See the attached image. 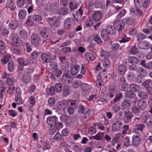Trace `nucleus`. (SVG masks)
<instances>
[{
    "mask_svg": "<svg viewBox=\"0 0 152 152\" xmlns=\"http://www.w3.org/2000/svg\"><path fill=\"white\" fill-rule=\"evenodd\" d=\"M78 111L84 115L83 118L85 119L86 121H88L95 113L94 109H88L82 105L78 106Z\"/></svg>",
    "mask_w": 152,
    "mask_h": 152,
    "instance_id": "obj_1",
    "label": "nucleus"
},
{
    "mask_svg": "<svg viewBox=\"0 0 152 152\" xmlns=\"http://www.w3.org/2000/svg\"><path fill=\"white\" fill-rule=\"evenodd\" d=\"M99 0H89L87 6V8L88 10V13L91 14L95 11L96 8L99 7Z\"/></svg>",
    "mask_w": 152,
    "mask_h": 152,
    "instance_id": "obj_2",
    "label": "nucleus"
},
{
    "mask_svg": "<svg viewBox=\"0 0 152 152\" xmlns=\"http://www.w3.org/2000/svg\"><path fill=\"white\" fill-rule=\"evenodd\" d=\"M74 19L72 18H67L64 21V26L65 29L69 30L72 28L75 25Z\"/></svg>",
    "mask_w": 152,
    "mask_h": 152,
    "instance_id": "obj_3",
    "label": "nucleus"
},
{
    "mask_svg": "<svg viewBox=\"0 0 152 152\" xmlns=\"http://www.w3.org/2000/svg\"><path fill=\"white\" fill-rule=\"evenodd\" d=\"M59 7V4L58 3L53 2L47 4L45 5V8L47 11L53 12L58 10Z\"/></svg>",
    "mask_w": 152,
    "mask_h": 152,
    "instance_id": "obj_4",
    "label": "nucleus"
},
{
    "mask_svg": "<svg viewBox=\"0 0 152 152\" xmlns=\"http://www.w3.org/2000/svg\"><path fill=\"white\" fill-rule=\"evenodd\" d=\"M31 41L32 44L35 46H38L41 44L42 41L39 36L32 34L31 36Z\"/></svg>",
    "mask_w": 152,
    "mask_h": 152,
    "instance_id": "obj_5",
    "label": "nucleus"
},
{
    "mask_svg": "<svg viewBox=\"0 0 152 152\" xmlns=\"http://www.w3.org/2000/svg\"><path fill=\"white\" fill-rule=\"evenodd\" d=\"M47 20L51 26H59V22L58 21V18L57 17H53L51 18L48 17L47 18Z\"/></svg>",
    "mask_w": 152,
    "mask_h": 152,
    "instance_id": "obj_6",
    "label": "nucleus"
},
{
    "mask_svg": "<svg viewBox=\"0 0 152 152\" xmlns=\"http://www.w3.org/2000/svg\"><path fill=\"white\" fill-rule=\"evenodd\" d=\"M133 116V113L130 111L125 112L124 115L123 120L124 123H130Z\"/></svg>",
    "mask_w": 152,
    "mask_h": 152,
    "instance_id": "obj_7",
    "label": "nucleus"
},
{
    "mask_svg": "<svg viewBox=\"0 0 152 152\" xmlns=\"http://www.w3.org/2000/svg\"><path fill=\"white\" fill-rule=\"evenodd\" d=\"M145 127V125L143 124L136 125L135 126V128L133 130V133L140 135L141 133H142V131Z\"/></svg>",
    "mask_w": 152,
    "mask_h": 152,
    "instance_id": "obj_8",
    "label": "nucleus"
},
{
    "mask_svg": "<svg viewBox=\"0 0 152 152\" xmlns=\"http://www.w3.org/2000/svg\"><path fill=\"white\" fill-rule=\"evenodd\" d=\"M114 28L116 30L120 31L122 30L124 27L125 23L121 20H118L115 21L114 23Z\"/></svg>",
    "mask_w": 152,
    "mask_h": 152,
    "instance_id": "obj_9",
    "label": "nucleus"
},
{
    "mask_svg": "<svg viewBox=\"0 0 152 152\" xmlns=\"http://www.w3.org/2000/svg\"><path fill=\"white\" fill-rule=\"evenodd\" d=\"M134 101L135 103L137 104L140 109L144 110L146 108L147 104L146 101L141 100H135Z\"/></svg>",
    "mask_w": 152,
    "mask_h": 152,
    "instance_id": "obj_10",
    "label": "nucleus"
},
{
    "mask_svg": "<svg viewBox=\"0 0 152 152\" xmlns=\"http://www.w3.org/2000/svg\"><path fill=\"white\" fill-rule=\"evenodd\" d=\"M123 124L119 121H116L113 124L112 128L113 131H118L119 130L122 126Z\"/></svg>",
    "mask_w": 152,
    "mask_h": 152,
    "instance_id": "obj_11",
    "label": "nucleus"
},
{
    "mask_svg": "<svg viewBox=\"0 0 152 152\" xmlns=\"http://www.w3.org/2000/svg\"><path fill=\"white\" fill-rule=\"evenodd\" d=\"M56 116L50 117L49 116L47 118V124L50 126H54L56 125Z\"/></svg>",
    "mask_w": 152,
    "mask_h": 152,
    "instance_id": "obj_12",
    "label": "nucleus"
},
{
    "mask_svg": "<svg viewBox=\"0 0 152 152\" xmlns=\"http://www.w3.org/2000/svg\"><path fill=\"white\" fill-rule=\"evenodd\" d=\"M150 46V43L147 41H143L138 44V47L142 49H147L149 48Z\"/></svg>",
    "mask_w": 152,
    "mask_h": 152,
    "instance_id": "obj_13",
    "label": "nucleus"
},
{
    "mask_svg": "<svg viewBox=\"0 0 152 152\" xmlns=\"http://www.w3.org/2000/svg\"><path fill=\"white\" fill-rule=\"evenodd\" d=\"M68 106L67 100H63L58 103L57 107L59 110H64Z\"/></svg>",
    "mask_w": 152,
    "mask_h": 152,
    "instance_id": "obj_14",
    "label": "nucleus"
},
{
    "mask_svg": "<svg viewBox=\"0 0 152 152\" xmlns=\"http://www.w3.org/2000/svg\"><path fill=\"white\" fill-rule=\"evenodd\" d=\"M141 139L139 136H135L132 138V145L134 146L139 145L141 143Z\"/></svg>",
    "mask_w": 152,
    "mask_h": 152,
    "instance_id": "obj_15",
    "label": "nucleus"
},
{
    "mask_svg": "<svg viewBox=\"0 0 152 152\" xmlns=\"http://www.w3.org/2000/svg\"><path fill=\"white\" fill-rule=\"evenodd\" d=\"M40 34L44 39L46 40L50 38V34L47 29H44L40 32Z\"/></svg>",
    "mask_w": 152,
    "mask_h": 152,
    "instance_id": "obj_16",
    "label": "nucleus"
},
{
    "mask_svg": "<svg viewBox=\"0 0 152 152\" xmlns=\"http://www.w3.org/2000/svg\"><path fill=\"white\" fill-rule=\"evenodd\" d=\"M102 15V13L101 12L97 11L92 15V18L94 20L97 21L101 19Z\"/></svg>",
    "mask_w": 152,
    "mask_h": 152,
    "instance_id": "obj_17",
    "label": "nucleus"
},
{
    "mask_svg": "<svg viewBox=\"0 0 152 152\" xmlns=\"http://www.w3.org/2000/svg\"><path fill=\"white\" fill-rule=\"evenodd\" d=\"M41 58L43 61L46 63H49L52 61L50 56L45 53L42 54Z\"/></svg>",
    "mask_w": 152,
    "mask_h": 152,
    "instance_id": "obj_18",
    "label": "nucleus"
},
{
    "mask_svg": "<svg viewBox=\"0 0 152 152\" xmlns=\"http://www.w3.org/2000/svg\"><path fill=\"white\" fill-rule=\"evenodd\" d=\"M130 106V104L129 103L124 101L122 104L121 108L122 110L125 113V112L130 111L129 110Z\"/></svg>",
    "mask_w": 152,
    "mask_h": 152,
    "instance_id": "obj_19",
    "label": "nucleus"
},
{
    "mask_svg": "<svg viewBox=\"0 0 152 152\" xmlns=\"http://www.w3.org/2000/svg\"><path fill=\"white\" fill-rule=\"evenodd\" d=\"M80 69V66L76 65L73 66L70 70V73L72 75H75L77 74Z\"/></svg>",
    "mask_w": 152,
    "mask_h": 152,
    "instance_id": "obj_20",
    "label": "nucleus"
},
{
    "mask_svg": "<svg viewBox=\"0 0 152 152\" xmlns=\"http://www.w3.org/2000/svg\"><path fill=\"white\" fill-rule=\"evenodd\" d=\"M81 88L83 91L86 94H88L90 91V86L87 83L82 84Z\"/></svg>",
    "mask_w": 152,
    "mask_h": 152,
    "instance_id": "obj_21",
    "label": "nucleus"
},
{
    "mask_svg": "<svg viewBox=\"0 0 152 152\" xmlns=\"http://www.w3.org/2000/svg\"><path fill=\"white\" fill-rule=\"evenodd\" d=\"M20 37L23 40H26L28 38V33L24 30H22L19 32Z\"/></svg>",
    "mask_w": 152,
    "mask_h": 152,
    "instance_id": "obj_22",
    "label": "nucleus"
},
{
    "mask_svg": "<svg viewBox=\"0 0 152 152\" xmlns=\"http://www.w3.org/2000/svg\"><path fill=\"white\" fill-rule=\"evenodd\" d=\"M138 97L141 99H145L147 98L148 96V94L146 92L141 91L138 92Z\"/></svg>",
    "mask_w": 152,
    "mask_h": 152,
    "instance_id": "obj_23",
    "label": "nucleus"
},
{
    "mask_svg": "<svg viewBox=\"0 0 152 152\" xmlns=\"http://www.w3.org/2000/svg\"><path fill=\"white\" fill-rule=\"evenodd\" d=\"M137 104L135 103V101L134 102V104L131 107V110L132 111L137 115H139L140 113V110L137 106Z\"/></svg>",
    "mask_w": 152,
    "mask_h": 152,
    "instance_id": "obj_24",
    "label": "nucleus"
},
{
    "mask_svg": "<svg viewBox=\"0 0 152 152\" xmlns=\"http://www.w3.org/2000/svg\"><path fill=\"white\" fill-rule=\"evenodd\" d=\"M94 126L97 127L98 129L102 131H105L108 132L109 129L108 127L105 128V126L101 123H96L95 124Z\"/></svg>",
    "mask_w": 152,
    "mask_h": 152,
    "instance_id": "obj_25",
    "label": "nucleus"
},
{
    "mask_svg": "<svg viewBox=\"0 0 152 152\" xmlns=\"http://www.w3.org/2000/svg\"><path fill=\"white\" fill-rule=\"evenodd\" d=\"M118 69L119 73L122 75L124 74L126 71V67L123 65H118Z\"/></svg>",
    "mask_w": 152,
    "mask_h": 152,
    "instance_id": "obj_26",
    "label": "nucleus"
},
{
    "mask_svg": "<svg viewBox=\"0 0 152 152\" xmlns=\"http://www.w3.org/2000/svg\"><path fill=\"white\" fill-rule=\"evenodd\" d=\"M109 34L105 29H104L102 31L101 33V37L104 40H107L109 38Z\"/></svg>",
    "mask_w": 152,
    "mask_h": 152,
    "instance_id": "obj_27",
    "label": "nucleus"
},
{
    "mask_svg": "<svg viewBox=\"0 0 152 152\" xmlns=\"http://www.w3.org/2000/svg\"><path fill=\"white\" fill-rule=\"evenodd\" d=\"M18 25V22L16 20H12L9 23V27L13 29H16Z\"/></svg>",
    "mask_w": 152,
    "mask_h": 152,
    "instance_id": "obj_28",
    "label": "nucleus"
},
{
    "mask_svg": "<svg viewBox=\"0 0 152 152\" xmlns=\"http://www.w3.org/2000/svg\"><path fill=\"white\" fill-rule=\"evenodd\" d=\"M84 56L86 60L88 61H93L95 59L94 56L91 53H86Z\"/></svg>",
    "mask_w": 152,
    "mask_h": 152,
    "instance_id": "obj_29",
    "label": "nucleus"
},
{
    "mask_svg": "<svg viewBox=\"0 0 152 152\" xmlns=\"http://www.w3.org/2000/svg\"><path fill=\"white\" fill-rule=\"evenodd\" d=\"M31 79V77L30 75L25 73L23 76V80L25 84H26L29 82Z\"/></svg>",
    "mask_w": 152,
    "mask_h": 152,
    "instance_id": "obj_30",
    "label": "nucleus"
},
{
    "mask_svg": "<svg viewBox=\"0 0 152 152\" xmlns=\"http://www.w3.org/2000/svg\"><path fill=\"white\" fill-rule=\"evenodd\" d=\"M122 137V135L120 134H118L116 135L113 138L112 140V144L113 145H115V143H117L120 140V138Z\"/></svg>",
    "mask_w": 152,
    "mask_h": 152,
    "instance_id": "obj_31",
    "label": "nucleus"
},
{
    "mask_svg": "<svg viewBox=\"0 0 152 152\" xmlns=\"http://www.w3.org/2000/svg\"><path fill=\"white\" fill-rule=\"evenodd\" d=\"M122 94L121 93H119L116 94L115 98L111 102V103L114 104L115 102H118L120 99L122 98Z\"/></svg>",
    "mask_w": 152,
    "mask_h": 152,
    "instance_id": "obj_32",
    "label": "nucleus"
},
{
    "mask_svg": "<svg viewBox=\"0 0 152 152\" xmlns=\"http://www.w3.org/2000/svg\"><path fill=\"white\" fill-rule=\"evenodd\" d=\"M105 29L108 33L109 34H114L116 30L114 26L112 27V26L110 25L107 27Z\"/></svg>",
    "mask_w": 152,
    "mask_h": 152,
    "instance_id": "obj_33",
    "label": "nucleus"
},
{
    "mask_svg": "<svg viewBox=\"0 0 152 152\" xmlns=\"http://www.w3.org/2000/svg\"><path fill=\"white\" fill-rule=\"evenodd\" d=\"M123 144L124 146L126 147H129L130 145V140L129 137H126L123 139Z\"/></svg>",
    "mask_w": 152,
    "mask_h": 152,
    "instance_id": "obj_34",
    "label": "nucleus"
},
{
    "mask_svg": "<svg viewBox=\"0 0 152 152\" xmlns=\"http://www.w3.org/2000/svg\"><path fill=\"white\" fill-rule=\"evenodd\" d=\"M129 63L131 64H137L139 63V59L137 57L134 56L129 57Z\"/></svg>",
    "mask_w": 152,
    "mask_h": 152,
    "instance_id": "obj_35",
    "label": "nucleus"
},
{
    "mask_svg": "<svg viewBox=\"0 0 152 152\" xmlns=\"http://www.w3.org/2000/svg\"><path fill=\"white\" fill-rule=\"evenodd\" d=\"M136 21V19L133 18H129L126 20V24L129 26L134 24Z\"/></svg>",
    "mask_w": 152,
    "mask_h": 152,
    "instance_id": "obj_36",
    "label": "nucleus"
},
{
    "mask_svg": "<svg viewBox=\"0 0 152 152\" xmlns=\"http://www.w3.org/2000/svg\"><path fill=\"white\" fill-rule=\"evenodd\" d=\"M69 6L71 10H74L77 8L76 2L73 0L70 1Z\"/></svg>",
    "mask_w": 152,
    "mask_h": 152,
    "instance_id": "obj_37",
    "label": "nucleus"
},
{
    "mask_svg": "<svg viewBox=\"0 0 152 152\" xmlns=\"http://www.w3.org/2000/svg\"><path fill=\"white\" fill-rule=\"evenodd\" d=\"M41 143L42 146V149L44 150L49 149L50 148V145L48 142L42 141Z\"/></svg>",
    "mask_w": 152,
    "mask_h": 152,
    "instance_id": "obj_38",
    "label": "nucleus"
},
{
    "mask_svg": "<svg viewBox=\"0 0 152 152\" xmlns=\"http://www.w3.org/2000/svg\"><path fill=\"white\" fill-rule=\"evenodd\" d=\"M141 117L144 120V121H145L150 118L151 116L148 112L145 111L142 113Z\"/></svg>",
    "mask_w": 152,
    "mask_h": 152,
    "instance_id": "obj_39",
    "label": "nucleus"
},
{
    "mask_svg": "<svg viewBox=\"0 0 152 152\" xmlns=\"http://www.w3.org/2000/svg\"><path fill=\"white\" fill-rule=\"evenodd\" d=\"M102 64L106 68H109L110 66V62L109 60L106 58L102 59Z\"/></svg>",
    "mask_w": 152,
    "mask_h": 152,
    "instance_id": "obj_40",
    "label": "nucleus"
},
{
    "mask_svg": "<svg viewBox=\"0 0 152 152\" xmlns=\"http://www.w3.org/2000/svg\"><path fill=\"white\" fill-rule=\"evenodd\" d=\"M130 88L133 91L136 92L138 91L140 89L139 86L135 84H131Z\"/></svg>",
    "mask_w": 152,
    "mask_h": 152,
    "instance_id": "obj_41",
    "label": "nucleus"
},
{
    "mask_svg": "<svg viewBox=\"0 0 152 152\" xmlns=\"http://www.w3.org/2000/svg\"><path fill=\"white\" fill-rule=\"evenodd\" d=\"M138 53V48L135 46L133 47L129 51V53L131 55H135Z\"/></svg>",
    "mask_w": 152,
    "mask_h": 152,
    "instance_id": "obj_42",
    "label": "nucleus"
},
{
    "mask_svg": "<svg viewBox=\"0 0 152 152\" xmlns=\"http://www.w3.org/2000/svg\"><path fill=\"white\" fill-rule=\"evenodd\" d=\"M15 64L12 60L10 61L8 64V70L10 72L12 71L14 69Z\"/></svg>",
    "mask_w": 152,
    "mask_h": 152,
    "instance_id": "obj_43",
    "label": "nucleus"
},
{
    "mask_svg": "<svg viewBox=\"0 0 152 152\" xmlns=\"http://www.w3.org/2000/svg\"><path fill=\"white\" fill-rule=\"evenodd\" d=\"M53 139L55 140H63L64 139V137L62 136V135L60 134V132H57L54 136Z\"/></svg>",
    "mask_w": 152,
    "mask_h": 152,
    "instance_id": "obj_44",
    "label": "nucleus"
},
{
    "mask_svg": "<svg viewBox=\"0 0 152 152\" xmlns=\"http://www.w3.org/2000/svg\"><path fill=\"white\" fill-rule=\"evenodd\" d=\"M16 80L14 77L8 78L7 81V84L8 85H12L15 81Z\"/></svg>",
    "mask_w": 152,
    "mask_h": 152,
    "instance_id": "obj_45",
    "label": "nucleus"
},
{
    "mask_svg": "<svg viewBox=\"0 0 152 152\" xmlns=\"http://www.w3.org/2000/svg\"><path fill=\"white\" fill-rule=\"evenodd\" d=\"M54 88L57 92H60L61 91L62 88V86L61 83H57L55 86Z\"/></svg>",
    "mask_w": 152,
    "mask_h": 152,
    "instance_id": "obj_46",
    "label": "nucleus"
},
{
    "mask_svg": "<svg viewBox=\"0 0 152 152\" xmlns=\"http://www.w3.org/2000/svg\"><path fill=\"white\" fill-rule=\"evenodd\" d=\"M151 83V80H146L144 81H143L141 84V85L143 86L145 88L147 89L148 87H150V84Z\"/></svg>",
    "mask_w": 152,
    "mask_h": 152,
    "instance_id": "obj_47",
    "label": "nucleus"
},
{
    "mask_svg": "<svg viewBox=\"0 0 152 152\" xmlns=\"http://www.w3.org/2000/svg\"><path fill=\"white\" fill-rule=\"evenodd\" d=\"M26 15V12L24 10H20L18 13V16L21 19H24Z\"/></svg>",
    "mask_w": 152,
    "mask_h": 152,
    "instance_id": "obj_48",
    "label": "nucleus"
},
{
    "mask_svg": "<svg viewBox=\"0 0 152 152\" xmlns=\"http://www.w3.org/2000/svg\"><path fill=\"white\" fill-rule=\"evenodd\" d=\"M33 20L37 22H39L42 20V17L40 15H35L32 17Z\"/></svg>",
    "mask_w": 152,
    "mask_h": 152,
    "instance_id": "obj_49",
    "label": "nucleus"
},
{
    "mask_svg": "<svg viewBox=\"0 0 152 152\" xmlns=\"http://www.w3.org/2000/svg\"><path fill=\"white\" fill-rule=\"evenodd\" d=\"M69 86H64L63 88V94L64 96H66L69 94Z\"/></svg>",
    "mask_w": 152,
    "mask_h": 152,
    "instance_id": "obj_50",
    "label": "nucleus"
},
{
    "mask_svg": "<svg viewBox=\"0 0 152 152\" xmlns=\"http://www.w3.org/2000/svg\"><path fill=\"white\" fill-rule=\"evenodd\" d=\"M94 40L97 44H100L102 42V40L100 36L98 34H95L94 36Z\"/></svg>",
    "mask_w": 152,
    "mask_h": 152,
    "instance_id": "obj_51",
    "label": "nucleus"
},
{
    "mask_svg": "<svg viewBox=\"0 0 152 152\" xmlns=\"http://www.w3.org/2000/svg\"><path fill=\"white\" fill-rule=\"evenodd\" d=\"M69 12V10L68 8L64 7L61 9L59 14L65 15L68 14Z\"/></svg>",
    "mask_w": 152,
    "mask_h": 152,
    "instance_id": "obj_52",
    "label": "nucleus"
},
{
    "mask_svg": "<svg viewBox=\"0 0 152 152\" xmlns=\"http://www.w3.org/2000/svg\"><path fill=\"white\" fill-rule=\"evenodd\" d=\"M82 84V82L80 80H76L73 82L72 84V87L75 88H78L81 86Z\"/></svg>",
    "mask_w": 152,
    "mask_h": 152,
    "instance_id": "obj_53",
    "label": "nucleus"
},
{
    "mask_svg": "<svg viewBox=\"0 0 152 152\" xmlns=\"http://www.w3.org/2000/svg\"><path fill=\"white\" fill-rule=\"evenodd\" d=\"M18 62L19 64L22 66H26L29 64L28 62L25 61L22 58H20L18 59Z\"/></svg>",
    "mask_w": 152,
    "mask_h": 152,
    "instance_id": "obj_54",
    "label": "nucleus"
},
{
    "mask_svg": "<svg viewBox=\"0 0 152 152\" xmlns=\"http://www.w3.org/2000/svg\"><path fill=\"white\" fill-rule=\"evenodd\" d=\"M53 73L57 77H60L62 75V71L58 69H57L53 71Z\"/></svg>",
    "mask_w": 152,
    "mask_h": 152,
    "instance_id": "obj_55",
    "label": "nucleus"
},
{
    "mask_svg": "<svg viewBox=\"0 0 152 152\" xmlns=\"http://www.w3.org/2000/svg\"><path fill=\"white\" fill-rule=\"evenodd\" d=\"M55 90L54 87L53 86H51L47 89V92L48 94L50 95H53L55 94Z\"/></svg>",
    "mask_w": 152,
    "mask_h": 152,
    "instance_id": "obj_56",
    "label": "nucleus"
},
{
    "mask_svg": "<svg viewBox=\"0 0 152 152\" xmlns=\"http://www.w3.org/2000/svg\"><path fill=\"white\" fill-rule=\"evenodd\" d=\"M12 39L13 42L17 44L19 43L20 39L17 35L14 34L12 35Z\"/></svg>",
    "mask_w": 152,
    "mask_h": 152,
    "instance_id": "obj_57",
    "label": "nucleus"
},
{
    "mask_svg": "<svg viewBox=\"0 0 152 152\" xmlns=\"http://www.w3.org/2000/svg\"><path fill=\"white\" fill-rule=\"evenodd\" d=\"M67 101L68 105L71 106L75 107L77 106V103L75 100H70Z\"/></svg>",
    "mask_w": 152,
    "mask_h": 152,
    "instance_id": "obj_58",
    "label": "nucleus"
},
{
    "mask_svg": "<svg viewBox=\"0 0 152 152\" xmlns=\"http://www.w3.org/2000/svg\"><path fill=\"white\" fill-rule=\"evenodd\" d=\"M146 37V36L144 34L138 33L137 35V41H139L143 39Z\"/></svg>",
    "mask_w": 152,
    "mask_h": 152,
    "instance_id": "obj_59",
    "label": "nucleus"
},
{
    "mask_svg": "<svg viewBox=\"0 0 152 152\" xmlns=\"http://www.w3.org/2000/svg\"><path fill=\"white\" fill-rule=\"evenodd\" d=\"M72 117L69 116L67 120L66 121L65 123V125L67 126H70L72 124Z\"/></svg>",
    "mask_w": 152,
    "mask_h": 152,
    "instance_id": "obj_60",
    "label": "nucleus"
},
{
    "mask_svg": "<svg viewBox=\"0 0 152 152\" xmlns=\"http://www.w3.org/2000/svg\"><path fill=\"white\" fill-rule=\"evenodd\" d=\"M131 39V38L126 37V35L124 34L123 37L122 39L119 41L121 43L126 42H129Z\"/></svg>",
    "mask_w": 152,
    "mask_h": 152,
    "instance_id": "obj_61",
    "label": "nucleus"
},
{
    "mask_svg": "<svg viewBox=\"0 0 152 152\" xmlns=\"http://www.w3.org/2000/svg\"><path fill=\"white\" fill-rule=\"evenodd\" d=\"M10 56L9 55H7L3 57L1 60L2 63L4 64H6L9 60Z\"/></svg>",
    "mask_w": 152,
    "mask_h": 152,
    "instance_id": "obj_62",
    "label": "nucleus"
},
{
    "mask_svg": "<svg viewBox=\"0 0 152 152\" xmlns=\"http://www.w3.org/2000/svg\"><path fill=\"white\" fill-rule=\"evenodd\" d=\"M144 80L141 75H139L137 77L136 80V82L138 83H142Z\"/></svg>",
    "mask_w": 152,
    "mask_h": 152,
    "instance_id": "obj_63",
    "label": "nucleus"
},
{
    "mask_svg": "<svg viewBox=\"0 0 152 152\" xmlns=\"http://www.w3.org/2000/svg\"><path fill=\"white\" fill-rule=\"evenodd\" d=\"M144 122L148 126H152V118L151 117Z\"/></svg>",
    "mask_w": 152,
    "mask_h": 152,
    "instance_id": "obj_64",
    "label": "nucleus"
}]
</instances>
